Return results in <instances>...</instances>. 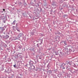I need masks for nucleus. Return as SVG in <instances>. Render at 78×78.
I'll use <instances>...</instances> for the list:
<instances>
[{
  "label": "nucleus",
  "instance_id": "obj_1",
  "mask_svg": "<svg viewBox=\"0 0 78 78\" xmlns=\"http://www.w3.org/2000/svg\"><path fill=\"white\" fill-rule=\"evenodd\" d=\"M22 34L20 33L18 35L17 38L16 37V39H15L14 40H17V39H19L20 38V37L22 36Z\"/></svg>",
  "mask_w": 78,
  "mask_h": 78
},
{
  "label": "nucleus",
  "instance_id": "obj_2",
  "mask_svg": "<svg viewBox=\"0 0 78 78\" xmlns=\"http://www.w3.org/2000/svg\"><path fill=\"white\" fill-rule=\"evenodd\" d=\"M73 50V48H69V51H72Z\"/></svg>",
  "mask_w": 78,
  "mask_h": 78
},
{
  "label": "nucleus",
  "instance_id": "obj_3",
  "mask_svg": "<svg viewBox=\"0 0 78 78\" xmlns=\"http://www.w3.org/2000/svg\"><path fill=\"white\" fill-rule=\"evenodd\" d=\"M16 20H15L12 23V25H15L16 24Z\"/></svg>",
  "mask_w": 78,
  "mask_h": 78
},
{
  "label": "nucleus",
  "instance_id": "obj_4",
  "mask_svg": "<svg viewBox=\"0 0 78 78\" xmlns=\"http://www.w3.org/2000/svg\"><path fill=\"white\" fill-rule=\"evenodd\" d=\"M6 38H9V36L8 35H6Z\"/></svg>",
  "mask_w": 78,
  "mask_h": 78
},
{
  "label": "nucleus",
  "instance_id": "obj_5",
  "mask_svg": "<svg viewBox=\"0 0 78 78\" xmlns=\"http://www.w3.org/2000/svg\"><path fill=\"white\" fill-rule=\"evenodd\" d=\"M34 32H32L31 34V35H34Z\"/></svg>",
  "mask_w": 78,
  "mask_h": 78
},
{
  "label": "nucleus",
  "instance_id": "obj_6",
  "mask_svg": "<svg viewBox=\"0 0 78 78\" xmlns=\"http://www.w3.org/2000/svg\"><path fill=\"white\" fill-rule=\"evenodd\" d=\"M64 43L65 45H67V43H66L65 42H64Z\"/></svg>",
  "mask_w": 78,
  "mask_h": 78
},
{
  "label": "nucleus",
  "instance_id": "obj_7",
  "mask_svg": "<svg viewBox=\"0 0 78 78\" xmlns=\"http://www.w3.org/2000/svg\"><path fill=\"white\" fill-rule=\"evenodd\" d=\"M13 66L14 67H16V65H14Z\"/></svg>",
  "mask_w": 78,
  "mask_h": 78
},
{
  "label": "nucleus",
  "instance_id": "obj_8",
  "mask_svg": "<svg viewBox=\"0 0 78 78\" xmlns=\"http://www.w3.org/2000/svg\"><path fill=\"white\" fill-rule=\"evenodd\" d=\"M3 11H5V9H3Z\"/></svg>",
  "mask_w": 78,
  "mask_h": 78
},
{
  "label": "nucleus",
  "instance_id": "obj_9",
  "mask_svg": "<svg viewBox=\"0 0 78 78\" xmlns=\"http://www.w3.org/2000/svg\"><path fill=\"white\" fill-rule=\"evenodd\" d=\"M65 69V67L63 68V69Z\"/></svg>",
  "mask_w": 78,
  "mask_h": 78
},
{
  "label": "nucleus",
  "instance_id": "obj_10",
  "mask_svg": "<svg viewBox=\"0 0 78 78\" xmlns=\"http://www.w3.org/2000/svg\"><path fill=\"white\" fill-rule=\"evenodd\" d=\"M39 58L40 59H41V58Z\"/></svg>",
  "mask_w": 78,
  "mask_h": 78
},
{
  "label": "nucleus",
  "instance_id": "obj_11",
  "mask_svg": "<svg viewBox=\"0 0 78 78\" xmlns=\"http://www.w3.org/2000/svg\"><path fill=\"white\" fill-rule=\"evenodd\" d=\"M38 47H39V46H37Z\"/></svg>",
  "mask_w": 78,
  "mask_h": 78
},
{
  "label": "nucleus",
  "instance_id": "obj_12",
  "mask_svg": "<svg viewBox=\"0 0 78 78\" xmlns=\"http://www.w3.org/2000/svg\"><path fill=\"white\" fill-rule=\"evenodd\" d=\"M0 29L2 28V27H0Z\"/></svg>",
  "mask_w": 78,
  "mask_h": 78
},
{
  "label": "nucleus",
  "instance_id": "obj_13",
  "mask_svg": "<svg viewBox=\"0 0 78 78\" xmlns=\"http://www.w3.org/2000/svg\"><path fill=\"white\" fill-rule=\"evenodd\" d=\"M18 31H20L19 30H18Z\"/></svg>",
  "mask_w": 78,
  "mask_h": 78
},
{
  "label": "nucleus",
  "instance_id": "obj_14",
  "mask_svg": "<svg viewBox=\"0 0 78 78\" xmlns=\"http://www.w3.org/2000/svg\"><path fill=\"white\" fill-rule=\"evenodd\" d=\"M4 22V23H5V22Z\"/></svg>",
  "mask_w": 78,
  "mask_h": 78
},
{
  "label": "nucleus",
  "instance_id": "obj_15",
  "mask_svg": "<svg viewBox=\"0 0 78 78\" xmlns=\"http://www.w3.org/2000/svg\"><path fill=\"white\" fill-rule=\"evenodd\" d=\"M39 45L38 44H37V45Z\"/></svg>",
  "mask_w": 78,
  "mask_h": 78
},
{
  "label": "nucleus",
  "instance_id": "obj_16",
  "mask_svg": "<svg viewBox=\"0 0 78 78\" xmlns=\"http://www.w3.org/2000/svg\"><path fill=\"white\" fill-rule=\"evenodd\" d=\"M50 30H51V29Z\"/></svg>",
  "mask_w": 78,
  "mask_h": 78
}]
</instances>
